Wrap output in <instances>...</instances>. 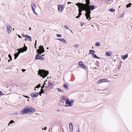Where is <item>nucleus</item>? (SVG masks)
Listing matches in <instances>:
<instances>
[{"label": "nucleus", "instance_id": "nucleus-1", "mask_svg": "<svg viewBox=\"0 0 132 132\" xmlns=\"http://www.w3.org/2000/svg\"><path fill=\"white\" fill-rule=\"evenodd\" d=\"M35 110L34 109L31 108L30 106H28L25 107L23 109V111H21L20 113L21 114H24L26 113H31L34 112Z\"/></svg>", "mask_w": 132, "mask_h": 132}, {"label": "nucleus", "instance_id": "nucleus-2", "mask_svg": "<svg viewBox=\"0 0 132 132\" xmlns=\"http://www.w3.org/2000/svg\"><path fill=\"white\" fill-rule=\"evenodd\" d=\"M86 6L85 8L84 7L82 8V10L86 12L85 15L86 17V19H88L89 21L90 20V19H91V18L90 17V14L91 13V12L89 10H88V7L89 6H88L86 4Z\"/></svg>", "mask_w": 132, "mask_h": 132}, {"label": "nucleus", "instance_id": "nucleus-3", "mask_svg": "<svg viewBox=\"0 0 132 132\" xmlns=\"http://www.w3.org/2000/svg\"><path fill=\"white\" fill-rule=\"evenodd\" d=\"M27 50V47H25L22 48H20V50L18 49H17V50L18 51V52L14 54L15 59H16L17 57L19 56V54L21 52L23 53L24 51H26Z\"/></svg>", "mask_w": 132, "mask_h": 132}, {"label": "nucleus", "instance_id": "nucleus-4", "mask_svg": "<svg viewBox=\"0 0 132 132\" xmlns=\"http://www.w3.org/2000/svg\"><path fill=\"white\" fill-rule=\"evenodd\" d=\"M48 74V72L44 70H39L38 74L40 75L43 78L46 77Z\"/></svg>", "mask_w": 132, "mask_h": 132}, {"label": "nucleus", "instance_id": "nucleus-5", "mask_svg": "<svg viewBox=\"0 0 132 132\" xmlns=\"http://www.w3.org/2000/svg\"><path fill=\"white\" fill-rule=\"evenodd\" d=\"M43 47V46L40 45L39 47V48L37 50V53L39 54H40L42 53L45 52L44 48Z\"/></svg>", "mask_w": 132, "mask_h": 132}, {"label": "nucleus", "instance_id": "nucleus-6", "mask_svg": "<svg viewBox=\"0 0 132 132\" xmlns=\"http://www.w3.org/2000/svg\"><path fill=\"white\" fill-rule=\"evenodd\" d=\"M58 10L59 12H61L63 11L65 8V6L64 5L59 4L57 6Z\"/></svg>", "mask_w": 132, "mask_h": 132}, {"label": "nucleus", "instance_id": "nucleus-7", "mask_svg": "<svg viewBox=\"0 0 132 132\" xmlns=\"http://www.w3.org/2000/svg\"><path fill=\"white\" fill-rule=\"evenodd\" d=\"M75 4L79 8H80V7L79 5H81L82 8L84 7L86 8V4H83L82 3H80L78 2L77 3Z\"/></svg>", "mask_w": 132, "mask_h": 132}, {"label": "nucleus", "instance_id": "nucleus-8", "mask_svg": "<svg viewBox=\"0 0 132 132\" xmlns=\"http://www.w3.org/2000/svg\"><path fill=\"white\" fill-rule=\"evenodd\" d=\"M39 54H37L36 56L35 59L36 60H45V58L40 56H39Z\"/></svg>", "mask_w": 132, "mask_h": 132}, {"label": "nucleus", "instance_id": "nucleus-9", "mask_svg": "<svg viewBox=\"0 0 132 132\" xmlns=\"http://www.w3.org/2000/svg\"><path fill=\"white\" fill-rule=\"evenodd\" d=\"M65 103L68 105H65V106H72L73 104L71 103L70 102L69 99H67Z\"/></svg>", "mask_w": 132, "mask_h": 132}, {"label": "nucleus", "instance_id": "nucleus-10", "mask_svg": "<svg viewBox=\"0 0 132 132\" xmlns=\"http://www.w3.org/2000/svg\"><path fill=\"white\" fill-rule=\"evenodd\" d=\"M7 32L10 34L11 32L12 27L11 25H8L7 26Z\"/></svg>", "mask_w": 132, "mask_h": 132}, {"label": "nucleus", "instance_id": "nucleus-11", "mask_svg": "<svg viewBox=\"0 0 132 132\" xmlns=\"http://www.w3.org/2000/svg\"><path fill=\"white\" fill-rule=\"evenodd\" d=\"M108 80L106 79H102L99 80L98 81V83H101L104 82H108Z\"/></svg>", "mask_w": 132, "mask_h": 132}, {"label": "nucleus", "instance_id": "nucleus-12", "mask_svg": "<svg viewBox=\"0 0 132 132\" xmlns=\"http://www.w3.org/2000/svg\"><path fill=\"white\" fill-rule=\"evenodd\" d=\"M39 95V94L38 93H33L31 94V96L32 97H34L38 96Z\"/></svg>", "mask_w": 132, "mask_h": 132}, {"label": "nucleus", "instance_id": "nucleus-13", "mask_svg": "<svg viewBox=\"0 0 132 132\" xmlns=\"http://www.w3.org/2000/svg\"><path fill=\"white\" fill-rule=\"evenodd\" d=\"M79 65L83 68L85 69V65H84L83 63L82 62H79Z\"/></svg>", "mask_w": 132, "mask_h": 132}, {"label": "nucleus", "instance_id": "nucleus-14", "mask_svg": "<svg viewBox=\"0 0 132 132\" xmlns=\"http://www.w3.org/2000/svg\"><path fill=\"white\" fill-rule=\"evenodd\" d=\"M112 52L110 51H109L106 52L105 53V55L106 56H110L111 55Z\"/></svg>", "mask_w": 132, "mask_h": 132}, {"label": "nucleus", "instance_id": "nucleus-15", "mask_svg": "<svg viewBox=\"0 0 132 132\" xmlns=\"http://www.w3.org/2000/svg\"><path fill=\"white\" fill-rule=\"evenodd\" d=\"M57 39L58 40L61 41L65 44H67V42L63 38H58Z\"/></svg>", "mask_w": 132, "mask_h": 132}, {"label": "nucleus", "instance_id": "nucleus-16", "mask_svg": "<svg viewBox=\"0 0 132 132\" xmlns=\"http://www.w3.org/2000/svg\"><path fill=\"white\" fill-rule=\"evenodd\" d=\"M36 8V7L35 4L32 3L31 5V9L32 10H34Z\"/></svg>", "mask_w": 132, "mask_h": 132}, {"label": "nucleus", "instance_id": "nucleus-17", "mask_svg": "<svg viewBox=\"0 0 132 132\" xmlns=\"http://www.w3.org/2000/svg\"><path fill=\"white\" fill-rule=\"evenodd\" d=\"M69 129H73V126L72 123H70L69 126Z\"/></svg>", "mask_w": 132, "mask_h": 132}, {"label": "nucleus", "instance_id": "nucleus-18", "mask_svg": "<svg viewBox=\"0 0 132 132\" xmlns=\"http://www.w3.org/2000/svg\"><path fill=\"white\" fill-rule=\"evenodd\" d=\"M89 7L90 10H93L95 8V7L93 5H90L89 6Z\"/></svg>", "mask_w": 132, "mask_h": 132}, {"label": "nucleus", "instance_id": "nucleus-19", "mask_svg": "<svg viewBox=\"0 0 132 132\" xmlns=\"http://www.w3.org/2000/svg\"><path fill=\"white\" fill-rule=\"evenodd\" d=\"M128 57V54H127L125 55L122 56V58L123 60H125Z\"/></svg>", "mask_w": 132, "mask_h": 132}, {"label": "nucleus", "instance_id": "nucleus-20", "mask_svg": "<svg viewBox=\"0 0 132 132\" xmlns=\"http://www.w3.org/2000/svg\"><path fill=\"white\" fill-rule=\"evenodd\" d=\"M95 53V51L92 50H90L89 51V53L90 54H92V55Z\"/></svg>", "mask_w": 132, "mask_h": 132}, {"label": "nucleus", "instance_id": "nucleus-21", "mask_svg": "<svg viewBox=\"0 0 132 132\" xmlns=\"http://www.w3.org/2000/svg\"><path fill=\"white\" fill-rule=\"evenodd\" d=\"M86 3L85 4L86 5H87L88 6H89L90 4V0H85Z\"/></svg>", "mask_w": 132, "mask_h": 132}, {"label": "nucleus", "instance_id": "nucleus-22", "mask_svg": "<svg viewBox=\"0 0 132 132\" xmlns=\"http://www.w3.org/2000/svg\"><path fill=\"white\" fill-rule=\"evenodd\" d=\"M26 38L27 39V40H29L30 41H31V37L30 36H29L28 35L27 36V37H26Z\"/></svg>", "mask_w": 132, "mask_h": 132}, {"label": "nucleus", "instance_id": "nucleus-23", "mask_svg": "<svg viewBox=\"0 0 132 132\" xmlns=\"http://www.w3.org/2000/svg\"><path fill=\"white\" fill-rule=\"evenodd\" d=\"M92 56L94 58H96V59H100V58L97 56L95 54H93L92 55Z\"/></svg>", "mask_w": 132, "mask_h": 132}, {"label": "nucleus", "instance_id": "nucleus-24", "mask_svg": "<svg viewBox=\"0 0 132 132\" xmlns=\"http://www.w3.org/2000/svg\"><path fill=\"white\" fill-rule=\"evenodd\" d=\"M115 9L113 8L110 9L109 10V11L112 12H114Z\"/></svg>", "mask_w": 132, "mask_h": 132}, {"label": "nucleus", "instance_id": "nucleus-25", "mask_svg": "<svg viewBox=\"0 0 132 132\" xmlns=\"http://www.w3.org/2000/svg\"><path fill=\"white\" fill-rule=\"evenodd\" d=\"M63 87L66 90H67L68 89V87L65 84H64Z\"/></svg>", "mask_w": 132, "mask_h": 132}, {"label": "nucleus", "instance_id": "nucleus-26", "mask_svg": "<svg viewBox=\"0 0 132 132\" xmlns=\"http://www.w3.org/2000/svg\"><path fill=\"white\" fill-rule=\"evenodd\" d=\"M131 5V4L130 3H129L128 4L126 5V7L127 8H128L129 7H130Z\"/></svg>", "mask_w": 132, "mask_h": 132}, {"label": "nucleus", "instance_id": "nucleus-27", "mask_svg": "<svg viewBox=\"0 0 132 132\" xmlns=\"http://www.w3.org/2000/svg\"><path fill=\"white\" fill-rule=\"evenodd\" d=\"M82 7V10L80 9V8H79L78 10L79 13H80V15H82V13H81V12H82V11H83L82 10V7Z\"/></svg>", "mask_w": 132, "mask_h": 132}, {"label": "nucleus", "instance_id": "nucleus-28", "mask_svg": "<svg viewBox=\"0 0 132 132\" xmlns=\"http://www.w3.org/2000/svg\"><path fill=\"white\" fill-rule=\"evenodd\" d=\"M100 42H96L95 43V45L96 46H99L100 45Z\"/></svg>", "mask_w": 132, "mask_h": 132}, {"label": "nucleus", "instance_id": "nucleus-29", "mask_svg": "<svg viewBox=\"0 0 132 132\" xmlns=\"http://www.w3.org/2000/svg\"><path fill=\"white\" fill-rule=\"evenodd\" d=\"M99 63L98 61H96V63H95V64L97 65V66L98 67L99 65Z\"/></svg>", "mask_w": 132, "mask_h": 132}, {"label": "nucleus", "instance_id": "nucleus-30", "mask_svg": "<svg viewBox=\"0 0 132 132\" xmlns=\"http://www.w3.org/2000/svg\"><path fill=\"white\" fill-rule=\"evenodd\" d=\"M40 87V84H39L38 85H37L36 87H35V88H38Z\"/></svg>", "mask_w": 132, "mask_h": 132}, {"label": "nucleus", "instance_id": "nucleus-31", "mask_svg": "<svg viewBox=\"0 0 132 132\" xmlns=\"http://www.w3.org/2000/svg\"><path fill=\"white\" fill-rule=\"evenodd\" d=\"M35 9H34V10H32L33 13L35 14H36V15H37V14L36 13V11H35Z\"/></svg>", "mask_w": 132, "mask_h": 132}, {"label": "nucleus", "instance_id": "nucleus-32", "mask_svg": "<svg viewBox=\"0 0 132 132\" xmlns=\"http://www.w3.org/2000/svg\"><path fill=\"white\" fill-rule=\"evenodd\" d=\"M21 35L23 37H24L25 38H26L27 36L28 35H24L23 34H22Z\"/></svg>", "mask_w": 132, "mask_h": 132}, {"label": "nucleus", "instance_id": "nucleus-33", "mask_svg": "<svg viewBox=\"0 0 132 132\" xmlns=\"http://www.w3.org/2000/svg\"><path fill=\"white\" fill-rule=\"evenodd\" d=\"M61 99L62 100H64L65 99V97L63 96H62L61 97Z\"/></svg>", "mask_w": 132, "mask_h": 132}, {"label": "nucleus", "instance_id": "nucleus-34", "mask_svg": "<svg viewBox=\"0 0 132 132\" xmlns=\"http://www.w3.org/2000/svg\"><path fill=\"white\" fill-rule=\"evenodd\" d=\"M64 27L66 29H68V27L67 26V25H64Z\"/></svg>", "mask_w": 132, "mask_h": 132}, {"label": "nucleus", "instance_id": "nucleus-35", "mask_svg": "<svg viewBox=\"0 0 132 132\" xmlns=\"http://www.w3.org/2000/svg\"><path fill=\"white\" fill-rule=\"evenodd\" d=\"M56 36L57 37H62V35L59 34L57 35Z\"/></svg>", "mask_w": 132, "mask_h": 132}, {"label": "nucleus", "instance_id": "nucleus-36", "mask_svg": "<svg viewBox=\"0 0 132 132\" xmlns=\"http://www.w3.org/2000/svg\"><path fill=\"white\" fill-rule=\"evenodd\" d=\"M8 56H9V57L10 58V60H12V57L10 55V54H9V55H8Z\"/></svg>", "mask_w": 132, "mask_h": 132}, {"label": "nucleus", "instance_id": "nucleus-37", "mask_svg": "<svg viewBox=\"0 0 132 132\" xmlns=\"http://www.w3.org/2000/svg\"><path fill=\"white\" fill-rule=\"evenodd\" d=\"M40 92H41L43 93H44V89H42H42H41V90H40Z\"/></svg>", "mask_w": 132, "mask_h": 132}, {"label": "nucleus", "instance_id": "nucleus-38", "mask_svg": "<svg viewBox=\"0 0 132 132\" xmlns=\"http://www.w3.org/2000/svg\"><path fill=\"white\" fill-rule=\"evenodd\" d=\"M48 83L49 84V85H48V86H49L51 85H54L53 84H52V83H50V82H49Z\"/></svg>", "mask_w": 132, "mask_h": 132}, {"label": "nucleus", "instance_id": "nucleus-39", "mask_svg": "<svg viewBox=\"0 0 132 132\" xmlns=\"http://www.w3.org/2000/svg\"><path fill=\"white\" fill-rule=\"evenodd\" d=\"M14 122V121L13 120H11L10 122H9V124L12 123Z\"/></svg>", "mask_w": 132, "mask_h": 132}, {"label": "nucleus", "instance_id": "nucleus-40", "mask_svg": "<svg viewBox=\"0 0 132 132\" xmlns=\"http://www.w3.org/2000/svg\"><path fill=\"white\" fill-rule=\"evenodd\" d=\"M70 103H71L73 104V103L74 102V101L73 100H71L70 101Z\"/></svg>", "mask_w": 132, "mask_h": 132}, {"label": "nucleus", "instance_id": "nucleus-41", "mask_svg": "<svg viewBox=\"0 0 132 132\" xmlns=\"http://www.w3.org/2000/svg\"><path fill=\"white\" fill-rule=\"evenodd\" d=\"M57 90L58 91H59V92H61L62 91V90H61L59 88H58L57 89Z\"/></svg>", "mask_w": 132, "mask_h": 132}, {"label": "nucleus", "instance_id": "nucleus-42", "mask_svg": "<svg viewBox=\"0 0 132 132\" xmlns=\"http://www.w3.org/2000/svg\"><path fill=\"white\" fill-rule=\"evenodd\" d=\"M49 86H45V88H46V89H47L48 90H49V89H48V87H49Z\"/></svg>", "mask_w": 132, "mask_h": 132}, {"label": "nucleus", "instance_id": "nucleus-43", "mask_svg": "<svg viewBox=\"0 0 132 132\" xmlns=\"http://www.w3.org/2000/svg\"><path fill=\"white\" fill-rule=\"evenodd\" d=\"M73 129H69V132H73Z\"/></svg>", "mask_w": 132, "mask_h": 132}, {"label": "nucleus", "instance_id": "nucleus-44", "mask_svg": "<svg viewBox=\"0 0 132 132\" xmlns=\"http://www.w3.org/2000/svg\"><path fill=\"white\" fill-rule=\"evenodd\" d=\"M74 46L75 47H77L79 46V45L78 44H76Z\"/></svg>", "mask_w": 132, "mask_h": 132}, {"label": "nucleus", "instance_id": "nucleus-45", "mask_svg": "<svg viewBox=\"0 0 132 132\" xmlns=\"http://www.w3.org/2000/svg\"><path fill=\"white\" fill-rule=\"evenodd\" d=\"M39 93V95H40V96H41L42 95L41 94L42 93H43L41 92H40Z\"/></svg>", "mask_w": 132, "mask_h": 132}, {"label": "nucleus", "instance_id": "nucleus-46", "mask_svg": "<svg viewBox=\"0 0 132 132\" xmlns=\"http://www.w3.org/2000/svg\"><path fill=\"white\" fill-rule=\"evenodd\" d=\"M45 87V86L44 85H43L41 87V89H44V87Z\"/></svg>", "mask_w": 132, "mask_h": 132}, {"label": "nucleus", "instance_id": "nucleus-47", "mask_svg": "<svg viewBox=\"0 0 132 132\" xmlns=\"http://www.w3.org/2000/svg\"><path fill=\"white\" fill-rule=\"evenodd\" d=\"M23 96H24V97H25L27 98H30L28 96H25L24 95H23Z\"/></svg>", "mask_w": 132, "mask_h": 132}, {"label": "nucleus", "instance_id": "nucleus-48", "mask_svg": "<svg viewBox=\"0 0 132 132\" xmlns=\"http://www.w3.org/2000/svg\"><path fill=\"white\" fill-rule=\"evenodd\" d=\"M123 14H122L121 15H120V18L122 17L123 15Z\"/></svg>", "mask_w": 132, "mask_h": 132}, {"label": "nucleus", "instance_id": "nucleus-49", "mask_svg": "<svg viewBox=\"0 0 132 132\" xmlns=\"http://www.w3.org/2000/svg\"><path fill=\"white\" fill-rule=\"evenodd\" d=\"M42 129H44L45 130H47V128L46 127H45L44 128H43Z\"/></svg>", "mask_w": 132, "mask_h": 132}, {"label": "nucleus", "instance_id": "nucleus-50", "mask_svg": "<svg viewBox=\"0 0 132 132\" xmlns=\"http://www.w3.org/2000/svg\"><path fill=\"white\" fill-rule=\"evenodd\" d=\"M26 70L24 69H22V71L23 72H24L25 71H26Z\"/></svg>", "mask_w": 132, "mask_h": 132}, {"label": "nucleus", "instance_id": "nucleus-51", "mask_svg": "<svg viewBox=\"0 0 132 132\" xmlns=\"http://www.w3.org/2000/svg\"><path fill=\"white\" fill-rule=\"evenodd\" d=\"M36 43H37V40H36L35 42V44L34 46H36Z\"/></svg>", "mask_w": 132, "mask_h": 132}, {"label": "nucleus", "instance_id": "nucleus-52", "mask_svg": "<svg viewBox=\"0 0 132 132\" xmlns=\"http://www.w3.org/2000/svg\"><path fill=\"white\" fill-rule=\"evenodd\" d=\"M72 3L71 2H67V4H71V3Z\"/></svg>", "mask_w": 132, "mask_h": 132}, {"label": "nucleus", "instance_id": "nucleus-53", "mask_svg": "<svg viewBox=\"0 0 132 132\" xmlns=\"http://www.w3.org/2000/svg\"><path fill=\"white\" fill-rule=\"evenodd\" d=\"M79 17V15H78V16H77L76 17V18H78Z\"/></svg>", "mask_w": 132, "mask_h": 132}, {"label": "nucleus", "instance_id": "nucleus-54", "mask_svg": "<svg viewBox=\"0 0 132 132\" xmlns=\"http://www.w3.org/2000/svg\"><path fill=\"white\" fill-rule=\"evenodd\" d=\"M2 94H3L0 90V95H2Z\"/></svg>", "mask_w": 132, "mask_h": 132}, {"label": "nucleus", "instance_id": "nucleus-55", "mask_svg": "<svg viewBox=\"0 0 132 132\" xmlns=\"http://www.w3.org/2000/svg\"><path fill=\"white\" fill-rule=\"evenodd\" d=\"M18 37H19V38H22L21 37V36H20L19 35H18Z\"/></svg>", "mask_w": 132, "mask_h": 132}, {"label": "nucleus", "instance_id": "nucleus-56", "mask_svg": "<svg viewBox=\"0 0 132 132\" xmlns=\"http://www.w3.org/2000/svg\"><path fill=\"white\" fill-rule=\"evenodd\" d=\"M46 82V81H45L44 82V85H45L46 84V83H45V82Z\"/></svg>", "mask_w": 132, "mask_h": 132}, {"label": "nucleus", "instance_id": "nucleus-57", "mask_svg": "<svg viewBox=\"0 0 132 132\" xmlns=\"http://www.w3.org/2000/svg\"><path fill=\"white\" fill-rule=\"evenodd\" d=\"M69 30L71 31V33L72 34H73V32L72 31V30L71 29H69Z\"/></svg>", "mask_w": 132, "mask_h": 132}, {"label": "nucleus", "instance_id": "nucleus-58", "mask_svg": "<svg viewBox=\"0 0 132 132\" xmlns=\"http://www.w3.org/2000/svg\"><path fill=\"white\" fill-rule=\"evenodd\" d=\"M113 76H116V77H117L118 76L117 75H113Z\"/></svg>", "mask_w": 132, "mask_h": 132}, {"label": "nucleus", "instance_id": "nucleus-59", "mask_svg": "<svg viewBox=\"0 0 132 132\" xmlns=\"http://www.w3.org/2000/svg\"><path fill=\"white\" fill-rule=\"evenodd\" d=\"M77 132H80V130L79 129L78 131Z\"/></svg>", "mask_w": 132, "mask_h": 132}, {"label": "nucleus", "instance_id": "nucleus-60", "mask_svg": "<svg viewBox=\"0 0 132 132\" xmlns=\"http://www.w3.org/2000/svg\"><path fill=\"white\" fill-rule=\"evenodd\" d=\"M84 23L83 22H82V24L81 23V25H83V24H84Z\"/></svg>", "mask_w": 132, "mask_h": 132}, {"label": "nucleus", "instance_id": "nucleus-61", "mask_svg": "<svg viewBox=\"0 0 132 132\" xmlns=\"http://www.w3.org/2000/svg\"><path fill=\"white\" fill-rule=\"evenodd\" d=\"M79 15H80V13H79Z\"/></svg>", "mask_w": 132, "mask_h": 132}, {"label": "nucleus", "instance_id": "nucleus-62", "mask_svg": "<svg viewBox=\"0 0 132 132\" xmlns=\"http://www.w3.org/2000/svg\"><path fill=\"white\" fill-rule=\"evenodd\" d=\"M29 29V30H30L31 29V28L30 27Z\"/></svg>", "mask_w": 132, "mask_h": 132}, {"label": "nucleus", "instance_id": "nucleus-63", "mask_svg": "<svg viewBox=\"0 0 132 132\" xmlns=\"http://www.w3.org/2000/svg\"><path fill=\"white\" fill-rule=\"evenodd\" d=\"M35 48L36 49V46H35Z\"/></svg>", "mask_w": 132, "mask_h": 132}, {"label": "nucleus", "instance_id": "nucleus-64", "mask_svg": "<svg viewBox=\"0 0 132 132\" xmlns=\"http://www.w3.org/2000/svg\"><path fill=\"white\" fill-rule=\"evenodd\" d=\"M10 60H8V62H9L10 61Z\"/></svg>", "mask_w": 132, "mask_h": 132}]
</instances>
